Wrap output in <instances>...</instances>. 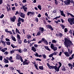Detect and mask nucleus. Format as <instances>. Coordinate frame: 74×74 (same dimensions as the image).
Returning <instances> with one entry per match:
<instances>
[{
  "mask_svg": "<svg viewBox=\"0 0 74 74\" xmlns=\"http://www.w3.org/2000/svg\"><path fill=\"white\" fill-rule=\"evenodd\" d=\"M64 53L65 56H66V57H70V54H69V52L67 51H65L64 52Z\"/></svg>",
  "mask_w": 74,
  "mask_h": 74,
  "instance_id": "9b49d317",
  "label": "nucleus"
},
{
  "mask_svg": "<svg viewBox=\"0 0 74 74\" xmlns=\"http://www.w3.org/2000/svg\"><path fill=\"white\" fill-rule=\"evenodd\" d=\"M40 34L41 33H40V31H39L36 34V36H40Z\"/></svg>",
  "mask_w": 74,
  "mask_h": 74,
  "instance_id": "a19ab883",
  "label": "nucleus"
},
{
  "mask_svg": "<svg viewBox=\"0 0 74 74\" xmlns=\"http://www.w3.org/2000/svg\"><path fill=\"white\" fill-rule=\"evenodd\" d=\"M17 38L18 39V43L19 44H22V40H21V37L20 35L18 34H17Z\"/></svg>",
  "mask_w": 74,
  "mask_h": 74,
  "instance_id": "20e7f679",
  "label": "nucleus"
},
{
  "mask_svg": "<svg viewBox=\"0 0 74 74\" xmlns=\"http://www.w3.org/2000/svg\"><path fill=\"white\" fill-rule=\"evenodd\" d=\"M18 23H17V25L18 27L20 26V25L21 24V22L19 21L18 20Z\"/></svg>",
  "mask_w": 74,
  "mask_h": 74,
  "instance_id": "cd10ccee",
  "label": "nucleus"
},
{
  "mask_svg": "<svg viewBox=\"0 0 74 74\" xmlns=\"http://www.w3.org/2000/svg\"><path fill=\"white\" fill-rule=\"evenodd\" d=\"M6 44L8 45H10V44H11V43H10V42L8 41L6 42Z\"/></svg>",
  "mask_w": 74,
  "mask_h": 74,
  "instance_id": "c03bdc74",
  "label": "nucleus"
},
{
  "mask_svg": "<svg viewBox=\"0 0 74 74\" xmlns=\"http://www.w3.org/2000/svg\"><path fill=\"white\" fill-rule=\"evenodd\" d=\"M59 66H58V67L56 66V71L58 72L59 71V69L60 68V67L62 66V63L60 62H59Z\"/></svg>",
  "mask_w": 74,
  "mask_h": 74,
  "instance_id": "0eeeda50",
  "label": "nucleus"
},
{
  "mask_svg": "<svg viewBox=\"0 0 74 74\" xmlns=\"http://www.w3.org/2000/svg\"><path fill=\"white\" fill-rule=\"evenodd\" d=\"M17 14H18H18H19V12H18V11H17L16 12V13L15 14V15H17Z\"/></svg>",
  "mask_w": 74,
  "mask_h": 74,
  "instance_id": "0e129e2a",
  "label": "nucleus"
},
{
  "mask_svg": "<svg viewBox=\"0 0 74 74\" xmlns=\"http://www.w3.org/2000/svg\"><path fill=\"white\" fill-rule=\"evenodd\" d=\"M42 56L43 57V59H46V58H47V56L45 55V54H42Z\"/></svg>",
  "mask_w": 74,
  "mask_h": 74,
  "instance_id": "473e14b6",
  "label": "nucleus"
},
{
  "mask_svg": "<svg viewBox=\"0 0 74 74\" xmlns=\"http://www.w3.org/2000/svg\"><path fill=\"white\" fill-rule=\"evenodd\" d=\"M34 66L35 67V68L36 69H37V70H38V66H37L36 65V62H34Z\"/></svg>",
  "mask_w": 74,
  "mask_h": 74,
  "instance_id": "c9c22d12",
  "label": "nucleus"
},
{
  "mask_svg": "<svg viewBox=\"0 0 74 74\" xmlns=\"http://www.w3.org/2000/svg\"><path fill=\"white\" fill-rule=\"evenodd\" d=\"M23 51L24 52H27V50L26 48H25L24 49Z\"/></svg>",
  "mask_w": 74,
  "mask_h": 74,
  "instance_id": "4d7b16f0",
  "label": "nucleus"
},
{
  "mask_svg": "<svg viewBox=\"0 0 74 74\" xmlns=\"http://www.w3.org/2000/svg\"><path fill=\"white\" fill-rule=\"evenodd\" d=\"M20 58V60L21 62H23V59H22V57H21Z\"/></svg>",
  "mask_w": 74,
  "mask_h": 74,
  "instance_id": "8fccbe9b",
  "label": "nucleus"
},
{
  "mask_svg": "<svg viewBox=\"0 0 74 74\" xmlns=\"http://www.w3.org/2000/svg\"><path fill=\"white\" fill-rule=\"evenodd\" d=\"M18 52H19V53H22V51H21V49H19L18 50Z\"/></svg>",
  "mask_w": 74,
  "mask_h": 74,
  "instance_id": "6e6d98bb",
  "label": "nucleus"
},
{
  "mask_svg": "<svg viewBox=\"0 0 74 74\" xmlns=\"http://www.w3.org/2000/svg\"><path fill=\"white\" fill-rule=\"evenodd\" d=\"M4 14H2L0 16V18H1V19H2V18H3V17H4Z\"/></svg>",
  "mask_w": 74,
  "mask_h": 74,
  "instance_id": "49530a36",
  "label": "nucleus"
},
{
  "mask_svg": "<svg viewBox=\"0 0 74 74\" xmlns=\"http://www.w3.org/2000/svg\"><path fill=\"white\" fill-rule=\"evenodd\" d=\"M39 69L40 70H44V68H43V66H40L39 67Z\"/></svg>",
  "mask_w": 74,
  "mask_h": 74,
  "instance_id": "2f4dec72",
  "label": "nucleus"
},
{
  "mask_svg": "<svg viewBox=\"0 0 74 74\" xmlns=\"http://www.w3.org/2000/svg\"><path fill=\"white\" fill-rule=\"evenodd\" d=\"M15 7H13L12 8V10H15Z\"/></svg>",
  "mask_w": 74,
  "mask_h": 74,
  "instance_id": "e2e57ef3",
  "label": "nucleus"
},
{
  "mask_svg": "<svg viewBox=\"0 0 74 74\" xmlns=\"http://www.w3.org/2000/svg\"><path fill=\"white\" fill-rule=\"evenodd\" d=\"M47 65L49 69H51V67H50V65H49V64L48 63H47Z\"/></svg>",
  "mask_w": 74,
  "mask_h": 74,
  "instance_id": "37998d69",
  "label": "nucleus"
},
{
  "mask_svg": "<svg viewBox=\"0 0 74 74\" xmlns=\"http://www.w3.org/2000/svg\"><path fill=\"white\" fill-rule=\"evenodd\" d=\"M36 60H38V61H41V59H40L39 58H37Z\"/></svg>",
  "mask_w": 74,
  "mask_h": 74,
  "instance_id": "774afa93",
  "label": "nucleus"
},
{
  "mask_svg": "<svg viewBox=\"0 0 74 74\" xmlns=\"http://www.w3.org/2000/svg\"><path fill=\"white\" fill-rule=\"evenodd\" d=\"M38 9H39L40 10H41V6L40 5H39L38 6Z\"/></svg>",
  "mask_w": 74,
  "mask_h": 74,
  "instance_id": "e433bc0d",
  "label": "nucleus"
},
{
  "mask_svg": "<svg viewBox=\"0 0 74 74\" xmlns=\"http://www.w3.org/2000/svg\"><path fill=\"white\" fill-rule=\"evenodd\" d=\"M34 12H31V11L29 12H27V16H29L30 15H30H34Z\"/></svg>",
  "mask_w": 74,
  "mask_h": 74,
  "instance_id": "1a4fd4ad",
  "label": "nucleus"
},
{
  "mask_svg": "<svg viewBox=\"0 0 74 74\" xmlns=\"http://www.w3.org/2000/svg\"><path fill=\"white\" fill-rule=\"evenodd\" d=\"M27 36H28V37H27L28 39H30V38H31V37H32V36L31 35H28Z\"/></svg>",
  "mask_w": 74,
  "mask_h": 74,
  "instance_id": "603ef678",
  "label": "nucleus"
},
{
  "mask_svg": "<svg viewBox=\"0 0 74 74\" xmlns=\"http://www.w3.org/2000/svg\"><path fill=\"white\" fill-rule=\"evenodd\" d=\"M5 30L6 33H10V34H12V32H11V31H8V29H5Z\"/></svg>",
  "mask_w": 74,
  "mask_h": 74,
  "instance_id": "f3484780",
  "label": "nucleus"
},
{
  "mask_svg": "<svg viewBox=\"0 0 74 74\" xmlns=\"http://www.w3.org/2000/svg\"><path fill=\"white\" fill-rule=\"evenodd\" d=\"M4 63H5L6 64V63H9V61L8 60L6 59V58H4Z\"/></svg>",
  "mask_w": 74,
  "mask_h": 74,
  "instance_id": "5701e85b",
  "label": "nucleus"
},
{
  "mask_svg": "<svg viewBox=\"0 0 74 74\" xmlns=\"http://www.w3.org/2000/svg\"><path fill=\"white\" fill-rule=\"evenodd\" d=\"M21 57V55H19V54H17L16 56V59L17 60H20V58Z\"/></svg>",
  "mask_w": 74,
  "mask_h": 74,
  "instance_id": "2eb2a0df",
  "label": "nucleus"
},
{
  "mask_svg": "<svg viewBox=\"0 0 74 74\" xmlns=\"http://www.w3.org/2000/svg\"><path fill=\"white\" fill-rule=\"evenodd\" d=\"M60 26H61V27H62V29H64V27H66L64 26V25H63V24H60Z\"/></svg>",
  "mask_w": 74,
  "mask_h": 74,
  "instance_id": "72a5a7b5",
  "label": "nucleus"
},
{
  "mask_svg": "<svg viewBox=\"0 0 74 74\" xmlns=\"http://www.w3.org/2000/svg\"><path fill=\"white\" fill-rule=\"evenodd\" d=\"M16 51L15 49H14V50H12V51H10V54H12V53H15V51Z\"/></svg>",
  "mask_w": 74,
  "mask_h": 74,
  "instance_id": "7c9ffc66",
  "label": "nucleus"
},
{
  "mask_svg": "<svg viewBox=\"0 0 74 74\" xmlns=\"http://www.w3.org/2000/svg\"><path fill=\"white\" fill-rule=\"evenodd\" d=\"M57 41L55 39H53L52 40V43L53 44H56Z\"/></svg>",
  "mask_w": 74,
  "mask_h": 74,
  "instance_id": "bb28decb",
  "label": "nucleus"
},
{
  "mask_svg": "<svg viewBox=\"0 0 74 74\" xmlns=\"http://www.w3.org/2000/svg\"><path fill=\"white\" fill-rule=\"evenodd\" d=\"M62 71H66V69L65 67H64L62 69Z\"/></svg>",
  "mask_w": 74,
  "mask_h": 74,
  "instance_id": "864d4df0",
  "label": "nucleus"
},
{
  "mask_svg": "<svg viewBox=\"0 0 74 74\" xmlns=\"http://www.w3.org/2000/svg\"><path fill=\"white\" fill-rule=\"evenodd\" d=\"M52 56H53V54L52 53L49 55V58H51V57H52Z\"/></svg>",
  "mask_w": 74,
  "mask_h": 74,
  "instance_id": "052dcab7",
  "label": "nucleus"
},
{
  "mask_svg": "<svg viewBox=\"0 0 74 74\" xmlns=\"http://www.w3.org/2000/svg\"><path fill=\"white\" fill-rule=\"evenodd\" d=\"M67 16H69V15H71V16H73V15L70 13H67Z\"/></svg>",
  "mask_w": 74,
  "mask_h": 74,
  "instance_id": "f704fd0d",
  "label": "nucleus"
},
{
  "mask_svg": "<svg viewBox=\"0 0 74 74\" xmlns=\"http://www.w3.org/2000/svg\"><path fill=\"white\" fill-rule=\"evenodd\" d=\"M44 47L45 48V49H46L48 50V51H51V50L49 49V48L48 47L45 46Z\"/></svg>",
  "mask_w": 74,
  "mask_h": 74,
  "instance_id": "393cba45",
  "label": "nucleus"
},
{
  "mask_svg": "<svg viewBox=\"0 0 74 74\" xmlns=\"http://www.w3.org/2000/svg\"><path fill=\"white\" fill-rule=\"evenodd\" d=\"M9 69L10 70H12V72H13L14 70V68L12 66H10L9 67Z\"/></svg>",
  "mask_w": 74,
  "mask_h": 74,
  "instance_id": "a878e982",
  "label": "nucleus"
},
{
  "mask_svg": "<svg viewBox=\"0 0 74 74\" xmlns=\"http://www.w3.org/2000/svg\"><path fill=\"white\" fill-rule=\"evenodd\" d=\"M0 60L1 61L3 60V56H0Z\"/></svg>",
  "mask_w": 74,
  "mask_h": 74,
  "instance_id": "69168bd1",
  "label": "nucleus"
},
{
  "mask_svg": "<svg viewBox=\"0 0 74 74\" xmlns=\"http://www.w3.org/2000/svg\"><path fill=\"white\" fill-rule=\"evenodd\" d=\"M50 47L52 49H53V50L54 51H55L57 50V47H55L53 45V44H51Z\"/></svg>",
  "mask_w": 74,
  "mask_h": 74,
  "instance_id": "423d86ee",
  "label": "nucleus"
},
{
  "mask_svg": "<svg viewBox=\"0 0 74 74\" xmlns=\"http://www.w3.org/2000/svg\"><path fill=\"white\" fill-rule=\"evenodd\" d=\"M15 32L16 34H21V32H19V30L17 28L16 29Z\"/></svg>",
  "mask_w": 74,
  "mask_h": 74,
  "instance_id": "a211bd4d",
  "label": "nucleus"
},
{
  "mask_svg": "<svg viewBox=\"0 0 74 74\" xmlns=\"http://www.w3.org/2000/svg\"><path fill=\"white\" fill-rule=\"evenodd\" d=\"M20 16H21V18H25V14L21 12Z\"/></svg>",
  "mask_w": 74,
  "mask_h": 74,
  "instance_id": "4468645a",
  "label": "nucleus"
},
{
  "mask_svg": "<svg viewBox=\"0 0 74 74\" xmlns=\"http://www.w3.org/2000/svg\"><path fill=\"white\" fill-rule=\"evenodd\" d=\"M68 21L69 22L71 25H73V23L74 25V18H69L68 20Z\"/></svg>",
  "mask_w": 74,
  "mask_h": 74,
  "instance_id": "f03ea898",
  "label": "nucleus"
},
{
  "mask_svg": "<svg viewBox=\"0 0 74 74\" xmlns=\"http://www.w3.org/2000/svg\"><path fill=\"white\" fill-rule=\"evenodd\" d=\"M60 12L61 13V15H62V16H63L64 17H65L66 16V15H65V14L64 13H63V11H62L61 10H60Z\"/></svg>",
  "mask_w": 74,
  "mask_h": 74,
  "instance_id": "6ab92c4d",
  "label": "nucleus"
},
{
  "mask_svg": "<svg viewBox=\"0 0 74 74\" xmlns=\"http://www.w3.org/2000/svg\"><path fill=\"white\" fill-rule=\"evenodd\" d=\"M35 56L36 57H38V54L37 53H36L35 54H34Z\"/></svg>",
  "mask_w": 74,
  "mask_h": 74,
  "instance_id": "13d9d810",
  "label": "nucleus"
},
{
  "mask_svg": "<svg viewBox=\"0 0 74 74\" xmlns=\"http://www.w3.org/2000/svg\"><path fill=\"white\" fill-rule=\"evenodd\" d=\"M47 27L48 29H51L52 31L53 30V28H52V27L50 25H47Z\"/></svg>",
  "mask_w": 74,
  "mask_h": 74,
  "instance_id": "ddd939ff",
  "label": "nucleus"
},
{
  "mask_svg": "<svg viewBox=\"0 0 74 74\" xmlns=\"http://www.w3.org/2000/svg\"><path fill=\"white\" fill-rule=\"evenodd\" d=\"M57 53L58 52H54L52 54H53V55H56Z\"/></svg>",
  "mask_w": 74,
  "mask_h": 74,
  "instance_id": "4c0bfd02",
  "label": "nucleus"
},
{
  "mask_svg": "<svg viewBox=\"0 0 74 74\" xmlns=\"http://www.w3.org/2000/svg\"><path fill=\"white\" fill-rule=\"evenodd\" d=\"M29 63H30V61L26 59L25 60V61H23V65H28Z\"/></svg>",
  "mask_w": 74,
  "mask_h": 74,
  "instance_id": "39448f33",
  "label": "nucleus"
},
{
  "mask_svg": "<svg viewBox=\"0 0 74 74\" xmlns=\"http://www.w3.org/2000/svg\"><path fill=\"white\" fill-rule=\"evenodd\" d=\"M36 22H38V19L37 17H36L35 18V20Z\"/></svg>",
  "mask_w": 74,
  "mask_h": 74,
  "instance_id": "79ce46f5",
  "label": "nucleus"
},
{
  "mask_svg": "<svg viewBox=\"0 0 74 74\" xmlns=\"http://www.w3.org/2000/svg\"><path fill=\"white\" fill-rule=\"evenodd\" d=\"M24 42H25V43H27L28 41H27V40L25 39L24 40Z\"/></svg>",
  "mask_w": 74,
  "mask_h": 74,
  "instance_id": "09e8293b",
  "label": "nucleus"
},
{
  "mask_svg": "<svg viewBox=\"0 0 74 74\" xmlns=\"http://www.w3.org/2000/svg\"><path fill=\"white\" fill-rule=\"evenodd\" d=\"M18 21H19L20 22H21V21L22 22H25V20H24V19H23V18H21L20 17H19L18 18Z\"/></svg>",
  "mask_w": 74,
  "mask_h": 74,
  "instance_id": "dca6fc26",
  "label": "nucleus"
},
{
  "mask_svg": "<svg viewBox=\"0 0 74 74\" xmlns=\"http://www.w3.org/2000/svg\"><path fill=\"white\" fill-rule=\"evenodd\" d=\"M68 66L69 67H73V65H72L71 64L69 63L68 64Z\"/></svg>",
  "mask_w": 74,
  "mask_h": 74,
  "instance_id": "3c124183",
  "label": "nucleus"
},
{
  "mask_svg": "<svg viewBox=\"0 0 74 74\" xmlns=\"http://www.w3.org/2000/svg\"><path fill=\"white\" fill-rule=\"evenodd\" d=\"M3 38H4V35H2L1 36V37L0 38V41H3Z\"/></svg>",
  "mask_w": 74,
  "mask_h": 74,
  "instance_id": "c85d7f7f",
  "label": "nucleus"
},
{
  "mask_svg": "<svg viewBox=\"0 0 74 74\" xmlns=\"http://www.w3.org/2000/svg\"><path fill=\"white\" fill-rule=\"evenodd\" d=\"M6 9L7 10V11L8 12H10V11H11V7H10L9 8V9L8 8V6L6 7Z\"/></svg>",
  "mask_w": 74,
  "mask_h": 74,
  "instance_id": "c756f323",
  "label": "nucleus"
},
{
  "mask_svg": "<svg viewBox=\"0 0 74 74\" xmlns=\"http://www.w3.org/2000/svg\"><path fill=\"white\" fill-rule=\"evenodd\" d=\"M23 33L24 34H25V30L24 29H23Z\"/></svg>",
  "mask_w": 74,
  "mask_h": 74,
  "instance_id": "bf43d9fd",
  "label": "nucleus"
},
{
  "mask_svg": "<svg viewBox=\"0 0 74 74\" xmlns=\"http://www.w3.org/2000/svg\"><path fill=\"white\" fill-rule=\"evenodd\" d=\"M63 36V34L60 33L58 34V36H59V37H60Z\"/></svg>",
  "mask_w": 74,
  "mask_h": 74,
  "instance_id": "ea45409f",
  "label": "nucleus"
},
{
  "mask_svg": "<svg viewBox=\"0 0 74 74\" xmlns=\"http://www.w3.org/2000/svg\"><path fill=\"white\" fill-rule=\"evenodd\" d=\"M64 40V45L65 47H66L68 49V51L69 53H70L71 55L72 53H73V51L71 50L70 52V50L68 49V47H70V45H73V43H72V42L70 40V38L67 39V38L65 37Z\"/></svg>",
  "mask_w": 74,
  "mask_h": 74,
  "instance_id": "f257e3e1",
  "label": "nucleus"
},
{
  "mask_svg": "<svg viewBox=\"0 0 74 74\" xmlns=\"http://www.w3.org/2000/svg\"><path fill=\"white\" fill-rule=\"evenodd\" d=\"M64 32H65V33H66L67 31H68V30H67V29L66 28H65L64 29Z\"/></svg>",
  "mask_w": 74,
  "mask_h": 74,
  "instance_id": "5fc2aeb1",
  "label": "nucleus"
},
{
  "mask_svg": "<svg viewBox=\"0 0 74 74\" xmlns=\"http://www.w3.org/2000/svg\"><path fill=\"white\" fill-rule=\"evenodd\" d=\"M44 30V28L42 27H40L39 29V30L40 31L39 32L42 33H43Z\"/></svg>",
  "mask_w": 74,
  "mask_h": 74,
  "instance_id": "9d476101",
  "label": "nucleus"
},
{
  "mask_svg": "<svg viewBox=\"0 0 74 74\" xmlns=\"http://www.w3.org/2000/svg\"><path fill=\"white\" fill-rule=\"evenodd\" d=\"M44 42L45 44H46V45H47L48 44V41H47L46 39H45L44 38H42L41 40L38 42V44H40V43H41V42Z\"/></svg>",
  "mask_w": 74,
  "mask_h": 74,
  "instance_id": "7ed1b4c3",
  "label": "nucleus"
},
{
  "mask_svg": "<svg viewBox=\"0 0 74 74\" xmlns=\"http://www.w3.org/2000/svg\"><path fill=\"white\" fill-rule=\"evenodd\" d=\"M1 44H3V45H4V46H5V45H6V41H4L3 40H2L1 41Z\"/></svg>",
  "mask_w": 74,
  "mask_h": 74,
  "instance_id": "aec40b11",
  "label": "nucleus"
},
{
  "mask_svg": "<svg viewBox=\"0 0 74 74\" xmlns=\"http://www.w3.org/2000/svg\"><path fill=\"white\" fill-rule=\"evenodd\" d=\"M11 46L13 48H16V47H17V46H14L12 44L11 45Z\"/></svg>",
  "mask_w": 74,
  "mask_h": 74,
  "instance_id": "a18cd8bd",
  "label": "nucleus"
},
{
  "mask_svg": "<svg viewBox=\"0 0 74 74\" xmlns=\"http://www.w3.org/2000/svg\"><path fill=\"white\" fill-rule=\"evenodd\" d=\"M38 17V18H40L41 16V14H39L37 16Z\"/></svg>",
  "mask_w": 74,
  "mask_h": 74,
  "instance_id": "338daca9",
  "label": "nucleus"
},
{
  "mask_svg": "<svg viewBox=\"0 0 74 74\" xmlns=\"http://www.w3.org/2000/svg\"><path fill=\"white\" fill-rule=\"evenodd\" d=\"M12 39L14 41H16V39H15V38L14 37V36H13L12 37Z\"/></svg>",
  "mask_w": 74,
  "mask_h": 74,
  "instance_id": "58836bf2",
  "label": "nucleus"
},
{
  "mask_svg": "<svg viewBox=\"0 0 74 74\" xmlns=\"http://www.w3.org/2000/svg\"><path fill=\"white\" fill-rule=\"evenodd\" d=\"M23 9L24 11L26 12L27 11V7H25V6H23Z\"/></svg>",
  "mask_w": 74,
  "mask_h": 74,
  "instance_id": "b1692460",
  "label": "nucleus"
},
{
  "mask_svg": "<svg viewBox=\"0 0 74 74\" xmlns=\"http://www.w3.org/2000/svg\"><path fill=\"white\" fill-rule=\"evenodd\" d=\"M15 19H16V16H14L13 17L10 18V21L11 22H15Z\"/></svg>",
  "mask_w": 74,
  "mask_h": 74,
  "instance_id": "f8f14e48",
  "label": "nucleus"
},
{
  "mask_svg": "<svg viewBox=\"0 0 74 74\" xmlns=\"http://www.w3.org/2000/svg\"><path fill=\"white\" fill-rule=\"evenodd\" d=\"M31 50L32 51H33L34 52H36V48H34V46L32 47Z\"/></svg>",
  "mask_w": 74,
  "mask_h": 74,
  "instance_id": "4be33fe9",
  "label": "nucleus"
},
{
  "mask_svg": "<svg viewBox=\"0 0 74 74\" xmlns=\"http://www.w3.org/2000/svg\"><path fill=\"white\" fill-rule=\"evenodd\" d=\"M70 2H71L70 0H66V1H64V3H65V4L66 5H70Z\"/></svg>",
  "mask_w": 74,
  "mask_h": 74,
  "instance_id": "6e6552de",
  "label": "nucleus"
},
{
  "mask_svg": "<svg viewBox=\"0 0 74 74\" xmlns=\"http://www.w3.org/2000/svg\"><path fill=\"white\" fill-rule=\"evenodd\" d=\"M12 32L13 34H16V33L15 32V31L14 30L12 29Z\"/></svg>",
  "mask_w": 74,
  "mask_h": 74,
  "instance_id": "de8ad7c7",
  "label": "nucleus"
},
{
  "mask_svg": "<svg viewBox=\"0 0 74 74\" xmlns=\"http://www.w3.org/2000/svg\"><path fill=\"white\" fill-rule=\"evenodd\" d=\"M56 66H50V67H51L50 68L51 69H55V70L56 71Z\"/></svg>",
  "mask_w": 74,
  "mask_h": 74,
  "instance_id": "412c9836",
  "label": "nucleus"
},
{
  "mask_svg": "<svg viewBox=\"0 0 74 74\" xmlns=\"http://www.w3.org/2000/svg\"><path fill=\"white\" fill-rule=\"evenodd\" d=\"M4 55H8V51H6L4 53Z\"/></svg>",
  "mask_w": 74,
  "mask_h": 74,
  "instance_id": "680f3d73",
  "label": "nucleus"
}]
</instances>
